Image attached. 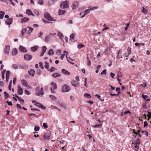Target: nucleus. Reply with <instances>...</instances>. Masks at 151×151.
Segmentation results:
<instances>
[{
    "label": "nucleus",
    "instance_id": "nucleus-1",
    "mask_svg": "<svg viewBox=\"0 0 151 151\" xmlns=\"http://www.w3.org/2000/svg\"><path fill=\"white\" fill-rule=\"evenodd\" d=\"M60 7L61 8L63 9L68 8V2L67 1H63L60 4Z\"/></svg>",
    "mask_w": 151,
    "mask_h": 151
},
{
    "label": "nucleus",
    "instance_id": "nucleus-2",
    "mask_svg": "<svg viewBox=\"0 0 151 151\" xmlns=\"http://www.w3.org/2000/svg\"><path fill=\"white\" fill-rule=\"evenodd\" d=\"M44 16L45 18L48 20L51 21L55 20V19H53V18L47 12H45L44 14Z\"/></svg>",
    "mask_w": 151,
    "mask_h": 151
},
{
    "label": "nucleus",
    "instance_id": "nucleus-3",
    "mask_svg": "<svg viewBox=\"0 0 151 151\" xmlns=\"http://www.w3.org/2000/svg\"><path fill=\"white\" fill-rule=\"evenodd\" d=\"M62 90L64 92H68L70 90V88L67 85L65 84L62 87Z\"/></svg>",
    "mask_w": 151,
    "mask_h": 151
},
{
    "label": "nucleus",
    "instance_id": "nucleus-4",
    "mask_svg": "<svg viewBox=\"0 0 151 151\" xmlns=\"http://www.w3.org/2000/svg\"><path fill=\"white\" fill-rule=\"evenodd\" d=\"M79 3L78 1H75L73 2L71 6L72 9L75 10L77 9L79 6Z\"/></svg>",
    "mask_w": 151,
    "mask_h": 151
},
{
    "label": "nucleus",
    "instance_id": "nucleus-5",
    "mask_svg": "<svg viewBox=\"0 0 151 151\" xmlns=\"http://www.w3.org/2000/svg\"><path fill=\"white\" fill-rule=\"evenodd\" d=\"M21 83L22 85L27 88H30V87L28 84L27 81L25 80H22L21 81Z\"/></svg>",
    "mask_w": 151,
    "mask_h": 151
},
{
    "label": "nucleus",
    "instance_id": "nucleus-6",
    "mask_svg": "<svg viewBox=\"0 0 151 151\" xmlns=\"http://www.w3.org/2000/svg\"><path fill=\"white\" fill-rule=\"evenodd\" d=\"M9 50L10 46L8 45H6L4 50V53L8 55L9 53Z\"/></svg>",
    "mask_w": 151,
    "mask_h": 151
},
{
    "label": "nucleus",
    "instance_id": "nucleus-7",
    "mask_svg": "<svg viewBox=\"0 0 151 151\" xmlns=\"http://www.w3.org/2000/svg\"><path fill=\"white\" fill-rule=\"evenodd\" d=\"M24 58L28 61L30 60L32 58V56L28 54H25L24 56Z\"/></svg>",
    "mask_w": 151,
    "mask_h": 151
},
{
    "label": "nucleus",
    "instance_id": "nucleus-8",
    "mask_svg": "<svg viewBox=\"0 0 151 151\" xmlns=\"http://www.w3.org/2000/svg\"><path fill=\"white\" fill-rule=\"evenodd\" d=\"M25 29H26L27 34L29 35H30L34 30L33 28L30 27H28Z\"/></svg>",
    "mask_w": 151,
    "mask_h": 151
},
{
    "label": "nucleus",
    "instance_id": "nucleus-9",
    "mask_svg": "<svg viewBox=\"0 0 151 151\" xmlns=\"http://www.w3.org/2000/svg\"><path fill=\"white\" fill-rule=\"evenodd\" d=\"M18 93L20 95H22L23 93V90L22 88L19 85L17 87Z\"/></svg>",
    "mask_w": 151,
    "mask_h": 151
},
{
    "label": "nucleus",
    "instance_id": "nucleus-10",
    "mask_svg": "<svg viewBox=\"0 0 151 151\" xmlns=\"http://www.w3.org/2000/svg\"><path fill=\"white\" fill-rule=\"evenodd\" d=\"M13 20L12 18H8L5 21L6 24L8 25H10L13 22Z\"/></svg>",
    "mask_w": 151,
    "mask_h": 151
},
{
    "label": "nucleus",
    "instance_id": "nucleus-11",
    "mask_svg": "<svg viewBox=\"0 0 151 151\" xmlns=\"http://www.w3.org/2000/svg\"><path fill=\"white\" fill-rule=\"evenodd\" d=\"M19 49L20 51L22 52H26L27 51L25 48L21 45L19 46Z\"/></svg>",
    "mask_w": 151,
    "mask_h": 151
},
{
    "label": "nucleus",
    "instance_id": "nucleus-12",
    "mask_svg": "<svg viewBox=\"0 0 151 151\" xmlns=\"http://www.w3.org/2000/svg\"><path fill=\"white\" fill-rule=\"evenodd\" d=\"M52 35V34L51 33L49 35L46 36L45 39V42H48L49 41L51 36Z\"/></svg>",
    "mask_w": 151,
    "mask_h": 151
},
{
    "label": "nucleus",
    "instance_id": "nucleus-13",
    "mask_svg": "<svg viewBox=\"0 0 151 151\" xmlns=\"http://www.w3.org/2000/svg\"><path fill=\"white\" fill-rule=\"evenodd\" d=\"M90 11L91 10L90 9H89L83 12V15L81 16V18H83L84 17L86 14H87L88 13H89L90 12Z\"/></svg>",
    "mask_w": 151,
    "mask_h": 151
},
{
    "label": "nucleus",
    "instance_id": "nucleus-14",
    "mask_svg": "<svg viewBox=\"0 0 151 151\" xmlns=\"http://www.w3.org/2000/svg\"><path fill=\"white\" fill-rule=\"evenodd\" d=\"M26 14L29 15H32L34 16L35 15L32 13V11L29 9H28L26 11Z\"/></svg>",
    "mask_w": 151,
    "mask_h": 151
},
{
    "label": "nucleus",
    "instance_id": "nucleus-15",
    "mask_svg": "<svg viewBox=\"0 0 151 151\" xmlns=\"http://www.w3.org/2000/svg\"><path fill=\"white\" fill-rule=\"evenodd\" d=\"M50 136V134L49 133H46L44 135V137L45 140L49 139Z\"/></svg>",
    "mask_w": 151,
    "mask_h": 151
},
{
    "label": "nucleus",
    "instance_id": "nucleus-16",
    "mask_svg": "<svg viewBox=\"0 0 151 151\" xmlns=\"http://www.w3.org/2000/svg\"><path fill=\"white\" fill-rule=\"evenodd\" d=\"M18 53V51L16 48L13 49L12 51V56H15Z\"/></svg>",
    "mask_w": 151,
    "mask_h": 151
},
{
    "label": "nucleus",
    "instance_id": "nucleus-17",
    "mask_svg": "<svg viewBox=\"0 0 151 151\" xmlns=\"http://www.w3.org/2000/svg\"><path fill=\"white\" fill-rule=\"evenodd\" d=\"M79 84L78 82H77L76 81H72L71 82L72 85L75 87H77L78 86Z\"/></svg>",
    "mask_w": 151,
    "mask_h": 151
},
{
    "label": "nucleus",
    "instance_id": "nucleus-18",
    "mask_svg": "<svg viewBox=\"0 0 151 151\" xmlns=\"http://www.w3.org/2000/svg\"><path fill=\"white\" fill-rule=\"evenodd\" d=\"M58 35L61 40H62L63 38V35L61 32H58Z\"/></svg>",
    "mask_w": 151,
    "mask_h": 151
},
{
    "label": "nucleus",
    "instance_id": "nucleus-19",
    "mask_svg": "<svg viewBox=\"0 0 151 151\" xmlns=\"http://www.w3.org/2000/svg\"><path fill=\"white\" fill-rule=\"evenodd\" d=\"M65 75H69L70 74V73L68 71H67L65 69H62L61 71Z\"/></svg>",
    "mask_w": 151,
    "mask_h": 151
},
{
    "label": "nucleus",
    "instance_id": "nucleus-20",
    "mask_svg": "<svg viewBox=\"0 0 151 151\" xmlns=\"http://www.w3.org/2000/svg\"><path fill=\"white\" fill-rule=\"evenodd\" d=\"M38 47V46L37 45L32 47L31 48V50L32 52H35L37 50Z\"/></svg>",
    "mask_w": 151,
    "mask_h": 151
},
{
    "label": "nucleus",
    "instance_id": "nucleus-21",
    "mask_svg": "<svg viewBox=\"0 0 151 151\" xmlns=\"http://www.w3.org/2000/svg\"><path fill=\"white\" fill-rule=\"evenodd\" d=\"M29 20L28 18L27 17H24L22 18L21 20V23H25L28 21Z\"/></svg>",
    "mask_w": 151,
    "mask_h": 151
},
{
    "label": "nucleus",
    "instance_id": "nucleus-22",
    "mask_svg": "<svg viewBox=\"0 0 151 151\" xmlns=\"http://www.w3.org/2000/svg\"><path fill=\"white\" fill-rule=\"evenodd\" d=\"M28 73L29 75L33 76H34L35 71L34 70L31 69L29 71Z\"/></svg>",
    "mask_w": 151,
    "mask_h": 151
},
{
    "label": "nucleus",
    "instance_id": "nucleus-23",
    "mask_svg": "<svg viewBox=\"0 0 151 151\" xmlns=\"http://www.w3.org/2000/svg\"><path fill=\"white\" fill-rule=\"evenodd\" d=\"M66 12V10L60 9L58 13L59 15H60L64 14Z\"/></svg>",
    "mask_w": 151,
    "mask_h": 151
},
{
    "label": "nucleus",
    "instance_id": "nucleus-24",
    "mask_svg": "<svg viewBox=\"0 0 151 151\" xmlns=\"http://www.w3.org/2000/svg\"><path fill=\"white\" fill-rule=\"evenodd\" d=\"M5 14V13L4 12L0 11V19H1L3 18Z\"/></svg>",
    "mask_w": 151,
    "mask_h": 151
},
{
    "label": "nucleus",
    "instance_id": "nucleus-25",
    "mask_svg": "<svg viewBox=\"0 0 151 151\" xmlns=\"http://www.w3.org/2000/svg\"><path fill=\"white\" fill-rule=\"evenodd\" d=\"M60 75H61L60 74L56 73L52 74V76L54 78H56L57 77L60 76Z\"/></svg>",
    "mask_w": 151,
    "mask_h": 151
},
{
    "label": "nucleus",
    "instance_id": "nucleus-26",
    "mask_svg": "<svg viewBox=\"0 0 151 151\" xmlns=\"http://www.w3.org/2000/svg\"><path fill=\"white\" fill-rule=\"evenodd\" d=\"M49 96L52 101H55L57 100L56 97L54 95H50Z\"/></svg>",
    "mask_w": 151,
    "mask_h": 151
},
{
    "label": "nucleus",
    "instance_id": "nucleus-27",
    "mask_svg": "<svg viewBox=\"0 0 151 151\" xmlns=\"http://www.w3.org/2000/svg\"><path fill=\"white\" fill-rule=\"evenodd\" d=\"M44 94V92L43 91H40L38 93H37L36 94L37 96H42Z\"/></svg>",
    "mask_w": 151,
    "mask_h": 151
},
{
    "label": "nucleus",
    "instance_id": "nucleus-28",
    "mask_svg": "<svg viewBox=\"0 0 151 151\" xmlns=\"http://www.w3.org/2000/svg\"><path fill=\"white\" fill-rule=\"evenodd\" d=\"M12 68L14 69H17L18 68V65L16 64H13L12 66Z\"/></svg>",
    "mask_w": 151,
    "mask_h": 151
},
{
    "label": "nucleus",
    "instance_id": "nucleus-29",
    "mask_svg": "<svg viewBox=\"0 0 151 151\" xmlns=\"http://www.w3.org/2000/svg\"><path fill=\"white\" fill-rule=\"evenodd\" d=\"M48 55H51L54 54V52L52 49H50L49 50L48 52Z\"/></svg>",
    "mask_w": 151,
    "mask_h": 151
},
{
    "label": "nucleus",
    "instance_id": "nucleus-30",
    "mask_svg": "<svg viewBox=\"0 0 151 151\" xmlns=\"http://www.w3.org/2000/svg\"><path fill=\"white\" fill-rule=\"evenodd\" d=\"M51 83L52 86L54 88V89H56L57 88V86L56 84L53 82H52Z\"/></svg>",
    "mask_w": 151,
    "mask_h": 151
},
{
    "label": "nucleus",
    "instance_id": "nucleus-31",
    "mask_svg": "<svg viewBox=\"0 0 151 151\" xmlns=\"http://www.w3.org/2000/svg\"><path fill=\"white\" fill-rule=\"evenodd\" d=\"M142 10L141 12L145 14H146L147 13L148 11L146 9L143 7H142Z\"/></svg>",
    "mask_w": 151,
    "mask_h": 151
},
{
    "label": "nucleus",
    "instance_id": "nucleus-32",
    "mask_svg": "<svg viewBox=\"0 0 151 151\" xmlns=\"http://www.w3.org/2000/svg\"><path fill=\"white\" fill-rule=\"evenodd\" d=\"M47 48L45 46H43L42 47V52H45L46 51Z\"/></svg>",
    "mask_w": 151,
    "mask_h": 151
},
{
    "label": "nucleus",
    "instance_id": "nucleus-33",
    "mask_svg": "<svg viewBox=\"0 0 151 151\" xmlns=\"http://www.w3.org/2000/svg\"><path fill=\"white\" fill-rule=\"evenodd\" d=\"M84 96H86L87 98L90 99L91 98V95L88 93H85L84 95Z\"/></svg>",
    "mask_w": 151,
    "mask_h": 151
},
{
    "label": "nucleus",
    "instance_id": "nucleus-34",
    "mask_svg": "<svg viewBox=\"0 0 151 151\" xmlns=\"http://www.w3.org/2000/svg\"><path fill=\"white\" fill-rule=\"evenodd\" d=\"M136 145H139L140 144V139L137 138L135 143Z\"/></svg>",
    "mask_w": 151,
    "mask_h": 151
},
{
    "label": "nucleus",
    "instance_id": "nucleus-35",
    "mask_svg": "<svg viewBox=\"0 0 151 151\" xmlns=\"http://www.w3.org/2000/svg\"><path fill=\"white\" fill-rule=\"evenodd\" d=\"M109 51L110 52L111 51V49L110 48H107L104 51V52L105 53H108V51Z\"/></svg>",
    "mask_w": 151,
    "mask_h": 151
},
{
    "label": "nucleus",
    "instance_id": "nucleus-36",
    "mask_svg": "<svg viewBox=\"0 0 151 151\" xmlns=\"http://www.w3.org/2000/svg\"><path fill=\"white\" fill-rule=\"evenodd\" d=\"M5 70H3L1 72V75H2L1 76H2V78L3 79H4V73H5Z\"/></svg>",
    "mask_w": 151,
    "mask_h": 151
},
{
    "label": "nucleus",
    "instance_id": "nucleus-37",
    "mask_svg": "<svg viewBox=\"0 0 151 151\" xmlns=\"http://www.w3.org/2000/svg\"><path fill=\"white\" fill-rule=\"evenodd\" d=\"M4 94L5 97V99H7V98L9 97V94L6 93V92L4 91Z\"/></svg>",
    "mask_w": 151,
    "mask_h": 151
},
{
    "label": "nucleus",
    "instance_id": "nucleus-38",
    "mask_svg": "<svg viewBox=\"0 0 151 151\" xmlns=\"http://www.w3.org/2000/svg\"><path fill=\"white\" fill-rule=\"evenodd\" d=\"M102 124H101L98 125H91V126L93 127V128H97V127H100V126H102Z\"/></svg>",
    "mask_w": 151,
    "mask_h": 151
},
{
    "label": "nucleus",
    "instance_id": "nucleus-39",
    "mask_svg": "<svg viewBox=\"0 0 151 151\" xmlns=\"http://www.w3.org/2000/svg\"><path fill=\"white\" fill-rule=\"evenodd\" d=\"M21 33L22 35H23L25 33H27L26 29L25 28L22 29Z\"/></svg>",
    "mask_w": 151,
    "mask_h": 151
},
{
    "label": "nucleus",
    "instance_id": "nucleus-40",
    "mask_svg": "<svg viewBox=\"0 0 151 151\" xmlns=\"http://www.w3.org/2000/svg\"><path fill=\"white\" fill-rule=\"evenodd\" d=\"M45 63L46 64L45 65V68L47 69H48L49 68V64L47 63V62H45Z\"/></svg>",
    "mask_w": 151,
    "mask_h": 151
},
{
    "label": "nucleus",
    "instance_id": "nucleus-41",
    "mask_svg": "<svg viewBox=\"0 0 151 151\" xmlns=\"http://www.w3.org/2000/svg\"><path fill=\"white\" fill-rule=\"evenodd\" d=\"M55 70V68L54 67H52L50 69L48 70L50 71V72H52L53 71Z\"/></svg>",
    "mask_w": 151,
    "mask_h": 151
},
{
    "label": "nucleus",
    "instance_id": "nucleus-42",
    "mask_svg": "<svg viewBox=\"0 0 151 151\" xmlns=\"http://www.w3.org/2000/svg\"><path fill=\"white\" fill-rule=\"evenodd\" d=\"M75 37V34L74 33H72L71 34H70V39H74Z\"/></svg>",
    "mask_w": 151,
    "mask_h": 151
},
{
    "label": "nucleus",
    "instance_id": "nucleus-43",
    "mask_svg": "<svg viewBox=\"0 0 151 151\" xmlns=\"http://www.w3.org/2000/svg\"><path fill=\"white\" fill-rule=\"evenodd\" d=\"M48 4L49 6H50L54 4V3L51 0H50L48 2Z\"/></svg>",
    "mask_w": 151,
    "mask_h": 151
},
{
    "label": "nucleus",
    "instance_id": "nucleus-44",
    "mask_svg": "<svg viewBox=\"0 0 151 151\" xmlns=\"http://www.w3.org/2000/svg\"><path fill=\"white\" fill-rule=\"evenodd\" d=\"M40 129V127L39 126H35L34 128V130L36 131H38Z\"/></svg>",
    "mask_w": 151,
    "mask_h": 151
},
{
    "label": "nucleus",
    "instance_id": "nucleus-45",
    "mask_svg": "<svg viewBox=\"0 0 151 151\" xmlns=\"http://www.w3.org/2000/svg\"><path fill=\"white\" fill-rule=\"evenodd\" d=\"M38 3L40 5H42L43 4V0H38Z\"/></svg>",
    "mask_w": 151,
    "mask_h": 151
},
{
    "label": "nucleus",
    "instance_id": "nucleus-46",
    "mask_svg": "<svg viewBox=\"0 0 151 151\" xmlns=\"http://www.w3.org/2000/svg\"><path fill=\"white\" fill-rule=\"evenodd\" d=\"M106 69H104V70H103L102 72L101 73V75H106Z\"/></svg>",
    "mask_w": 151,
    "mask_h": 151
},
{
    "label": "nucleus",
    "instance_id": "nucleus-47",
    "mask_svg": "<svg viewBox=\"0 0 151 151\" xmlns=\"http://www.w3.org/2000/svg\"><path fill=\"white\" fill-rule=\"evenodd\" d=\"M41 104L38 102H37L35 104V105L36 106H37L40 108V105H41Z\"/></svg>",
    "mask_w": 151,
    "mask_h": 151
},
{
    "label": "nucleus",
    "instance_id": "nucleus-48",
    "mask_svg": "<svg viewBox=\"0 0 151 151\" xmlns=\"http://www.w3.org/2000/svg\"><path fill=\"white\" fill-rule=\"evenodd\" d=\"M58 104H59L60 105H61L63 107H64L65 108H66V106L64 104H62L60 102H59Z\"/></svg>",
    "mask_w": 151,
    "mask_h": 151
},
{
    "label": "nucleus",
    "instance_id": "nucleus-49",
    "mask_svg": "<svg viewBox=\"0 0 151 151\" xmlns=\"http://www.w3.org/2000/svg\"><path fill=\"white\" fill-rule=\"evenodd\" d=\"M84 46V45H79L77 46V47L78 49H80L82 47H83Z\"/></svg>",
    "mask_w": 151,
    "mask_h": 151
},
{
    "label": "nucleus",
    "instance_id": "nucleus-50",
    "mask_svg": "<svg viewBox=\"0 0 151 151\" xmlns=\"http://www.w3.org/2000/svg\"><path fill=\"white\" fill-rule=\"evenodd\" d=\"M6 102L7 103L8 105L9 106H12L13 105L12 102L11 101H7Z\"/></svg>",
    "mask_w": 151,
    "mask_h": 151
},
{
    "label": "nucleus",
    "instance_id": "nucleus-51",
    "mask_svg": "<svg viewBox=\"0 0 151 151\" xmlns=\"http://www.w3.org/2000/svg\"><path fill=\"white\" fill-rule=\"evenodd\" d=\"M10 73V71L9 70H7L6 72V76L7 77H9V74Z\"/></svg>",
    "mask_w": 151,
    "mask_h": 151
},
{
    "label": "nucleus",
    "instance_id": "nucleus-52",
    "mask_svg": "<svg viewBox=\"0 0 151 151\" xmlns=\"http://www.w3.org/2000/svg\"><path fill=\"white\" fill-rule=\"evenodd\" d=\"M87 59L88 61V66H90L91 64V62L90 61V60H89V59L88 56H87Z\"/></svg>",
    "mask_w": 151,
    "mask_h": 151
},
{
    "label": "nucleus",
    "instance_id": "nucleus-53",
    "mask_svg": "<svg viewBox=\"0 0 151 151\" xmlns=\"http://www.w3.org/2000/svg\"><path fill=\"white\" fill-rule=\"evenodd\" d=\"M41 71L40 69H37V70L36 73L38 75H40L41 74Z\"/></svg>",
    "mask_w": 151,
    "mask_h": 151
},
{
    "label": "nucleus",
    "instance_id": "nucleus-54",
    "mask_svg": "<svg viewBox=\"0 0 151 151\" xmlns=\"http://www.w3.org/2000/svg\"><path fill=\"white\" fill-rule=\"evenodd\" d=\"M129 52L128 55H129L131 53V48H129V47H128L127 49Z\"/></svg>",
    "mask_w": 151,
    "mask_h": 151
},
{
    "label": "nucleus",
    "instance_id": "nucleus-55",
    "mask_svg": "<svg viewBox=\"0 0 151 151\" xmlns=\"http://www.w3.org/2000/svg\"><path fill=\"white\" fill-rule=\"evenodd\" d=\"M17 81V78L16 77H14L13 79V84L15 85Z\"/></svg>",
    "mask_w": 151,
    "mask_h": 151
},
{
    "label": "nucleus",
    "instance_id": "nucleus-56",
    "mask_svg": "<svg viewBox=\"0 0 151 151\" xmlns=\"http://www.w3.org/2000/svg\"><path fill=\"white\" fill-rule=\"evenodd\" d=\"M39 64H40V68L42 69H43L44 67L42 63L41 62H40L39 63Z\"/></svg>",
    "mask_w": 151,
    "mask_h": 151
},
{
    "label": "nucleus",
    "instance_id": "nucleus-57",
    "mask_svg": "<svg viewBox=\"0 0 151 151\" xmlns=\"http://www.w3.org/2000/svg\"><path fill=\"white\" fill-rule=\"evenodd\" d=\"M43 126L45 128H47L48 127V126L47 124L46 123H43Z\"/></svg>",
    "mask_w": 151,
    "mask_h": 151
},
{
    "label": "nucleus",
    "instance_id": "nucleus-58",
    "mask_svg": "<svg viewBox=\"0 0 151 151\" xmlns=\"http://www.w3.org/2000/svg\"><path fill=\"white\" fill-rule=\"evenodd\" d=\"M70 100L72 101L73 102L74 101V98L72 96H71L70 97Z\"/></svg>",
    "mask_w": 151,
    "mask_h": 151
},
{
    "label": "nucleus",
    "instance_id": "nucleus-59",
    "mask_svg": "<svg viewBox=\"0 0 151 151\" xmlns=\"http://www.w3.org/2000/svg\"><path fill=\"white\" fill-rule=\"evenodd\" d=\"M109 86L111 87V91H113L114 90L115 88L114 87L111 86L109 84Z\"/></svg>",
    "mask_w": 151,
    "mask_h": 151
},
{
    "label": "nucleus",
    "instance_id": "nucleus-60",
    "mask_svg": "<svg viewBox=\"0 0 151 151\" xmlns=\"http://www.w3.org/2000/svg\"><path fill=\"white\" fill-rule=\"evenodd\" d=\"M25 93L27 95H29L30 94L29 91L27 90H25Z\"/></svg>",
    "mask_w": 151,
    "mask_h": 151
},
{
    "label": "nucleus",
    "instance_id": "nucleus-61",
    "mask_svg": "<svg viewBox=\"0 0 151 151\" xmlns=\"http://www.w3.org/2000/svg\"><path fill=\"white\" fill-rule=\"evenodd\" d=\"M148 97V96L147 95H142V98L145 99L146 100L147 99V98Z\"/></svg>",
    "mask_w": 151,
    "mask_h": 151
},
{
    "label": "nucleus",
    "instance_id": "nucleus-62",
    "mask_svg": "<svg viewBox=\"0 0 151 151\" xmlns=\"http://www.w3.org/2000/svg\"><path fill=\"white\" fill-rule=\"evenodd\" d=\"M61 52V51L60 50H57L56 53L57 54H58V55H60Z\"/></svg>",
    "mask_w": 151,
    "mask_h": 151
},
{
    "label": "nucleus",
    "instance_id": "nucleus-63",
    "mask_svg": "<svg viewBox=\"0 0 151 151\" xmlns=\"http://www.w3.org/2000/svg\"><path fill=\"white\" fill-rule=\"evenodd\" d=\"M35 14L37 15H39V13L38 11L36 10L34 11Z\"/></svg>",
    "mask_w": 151,
    "mask_h": 151
},
{
    "label": "nucleus",
    "instance_id": "nucleus-64",
    "mask_svg": "<svg viewBox=\"0 0 151 151\" xmlns=\"http://www.w3.org/2000/svg\"><path fill=\"white\" fill-rule=\"evenodd\" d=\"M43 33L42 32H40V33L38 34V36L40 37H41V36L43 35Z\"/></svg>",
    "mask_w": 151,
    "mask_h": 151
}]
</instances>
